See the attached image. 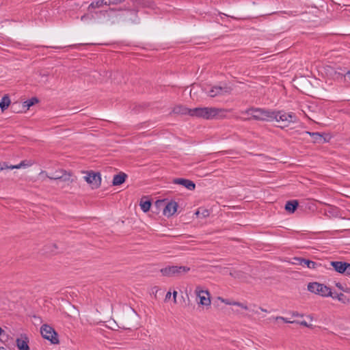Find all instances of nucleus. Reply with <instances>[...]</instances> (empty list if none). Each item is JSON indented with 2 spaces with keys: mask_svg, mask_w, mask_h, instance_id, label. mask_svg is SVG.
Segmentation results:
<instances>
[{
  "mask_svg": "<svg viewBox=\"0 0 350 350\" xmlns=\"http://www.w3.org/2000/svg\"><path fill=\"white\" fill-rule=\"evenodd\" d=\"M226 109L217 107H196L191 110V116L206 120L222 119L226 117Z\"/></svg>",
  "mask_w": 350,
  "mask_h": 350,
  "instance_id": "f257e3e1",
  "label": "nucleus"
},
{
  "mask_svg": "<svg viewBox=\"0 0 350 350\" xmlns=\"http://www.w3.org/2000/svg\"><path fill=\"white\" fill-rule=\"evenodd\" d=\"M241 113L251 115L250 118H245L244 120L253 119L258 121L271 122L273 121V118H274L273 109L265 108L250 107Z\"/></svg>",
  "mask_w": 350,
  "mask_h": 350,
  "instance_id": "f03ea898",
  "label": "nucleus"
},
{
  "mask_svg": "<svg viewBox=\"0 0 350 350\" xmlns=\"http://www.w3.org/2000/svg\"><path fill=\"white\" fill-rule=\"evenodd\" d=\"M133 3V9H129V7L125 6L124 8H121L119 10H129L130 14L132 16L128 21H131L133 23H137L139 22V18L138 17L137 13L139 12V8H147L150 9H154L156 5L154 2L152 0H130Z\"/></svg>",
  "mask_w": 350,
  "mask_h": 350,
  "instance_id": "7ed1b4c3",
  "label": "nucleus"
},
{
  "mask_svg": "<svg viewBox=\"0 0 350 350\" xmlns=\"http://www.w3.org/2000/svg\"><path fill=\"white\" fill-rule=\"evenodd\" d=\"M137 319V314L136 312L133 309L129 308L127 311L121 313L117 317V321L116 323L119 328L130 329L134 325Z\"/></svg>",
  "mask_w": 350,
  "mask_h": 350,
  "instance_id": "20e7f679",
  "label": "nucleus"
},
{
  "mask_svg": "<svg viewBox=\"0 0 350 350\" xmlns=\"http://www.w3.org/2000/svg\"><path fill=\"white\" fill-rule=\"evenodd\" d=\"M274 118L273 120L280 123L278 126L281 129L288 127L291 123H295L298 122V118L293 112H286L284 110H273Z\"/></svg>",
  "mask_w": 350,
  "mask_h": 350,
  "instance_id": "39448f33",
  "label": "nucleus"
},
{
  "mask_svg": "<svg viewBox=\"0 0 350 350\" xmlns=\"http://www.w3.org/2000/svg\"><path fill=\"white\" fill-rule=\"evenodd\" d=\"M190 267L187 266H167L162 268L160 271L163 276L180 277L190 271Z\"/></svg>",
  "mask_w": 350,
  "mask_h": 350,
  "instance_id": "423d86ee",
  "label": "nucleus"
},
{
  "mask_svg": "<svg viewBox=\"0 0 350 350\" xmlns=\"http://www.w3.org/2000/svg\"><path fill=\"white\" fill-rule=\"evenodd\" d=\"M157 206L163 207V213L165 216L169 217L172 216L178 208V204L174 200L167 201V200H157L156 202Z\"/></svg>",
  "mask_w": 350,
  "mask_h": 350,
  "instance_id": "0eeeda50",
  "label": "nucleus"
},
{
  "mask_svg": "<svg viewBox=\"0 0 350 350\" xmlns=\"http://www.w3.org/2000/svg\"><path fill=\"white\" fill-rule=\"evenodd\" d=\"M40 333L44 339L49 340L52 344H59L57 332L51 326L44 324L40 327Z\"/></svg>",
  "mask_w": 350,
  "mask_h": 350,
  "instance_id": "6e6552de",
  "label": "nucleus"
},
{
  "mask_svg": "<svg viewBox=\"0 0 350 350\" xmlns=\"http://www.w3.org/2000/svg\"><path fill=\"white\" fill-rule=\"evenodd\" d=\"M308 290L313 293L320 295L323 297L332 296L331 288L325 284L318 282H310L308 284Z\"/></svg>",
  "mask_w": 350,
  "mask_h": 350,
  "instance_id": "1a4fd4ad",
  "label": "nucleus"
},
{
  "mask_svg": "<svg viewBox=\"0 0 350 350\" xmlns=\"http://www.w3.org/2000/svg\"><path fill=\"white\" fill-rule=\"evenodd\" d=\"M46 174V176L51 180H59L63 182L72 183L74 180L72 178L70 173L65 170H56L51 175H49L45 171H41L40 175Z\"/></svg>",
  "mask_w": 350,
  "mask_h": 350,
  "instance_id": "9d476101",
  "label": "nucleus"
},
{
  "mask_svg": "<svg viewBox=\"0 0 350 350\" xmlns=\"http://www.w3.org/2000/svg\"><path fill=\"white\" fill-rule=\"evenodd\" d=\"M85 176L84 180L90 185L92 189H98L101 184V177L100 172H95L92 170L84 172Z\"/></svg>",
  "mask_w": 350,
  "mask_h": 350,
  "instance_id": "9b49d317",
  "label": "nucleus"
},
{
  "mask_svg": "<svg viewBox=\"0 0 350 350\" xmlns=\"http://www.w3.org/2000/svg\"><path fill=\"white\" fill-rule=\"evenodd\" d=\"M195 293L196 295L200 298V304L206 306H210V294L207 290L203 291L201 289L200 286H198L195 290Z\"/></svg>",
  "mask_w": 350,
  "mask_h": 350,
  "instance_id": "f8f14e48",
  "label": "nucleus"
},
{
  "mask_svg": "<svg viewBox=\"0 0 350 350\" xmlns=\"http://www.w3.org/2000/svg\"><path fill=\"white\" fill-rule=\"evenodd\" d=\"M231 88L228 86H213L211 88V90L208 92V95L211 97H215L217 96L224 95L226 94H230L231 92Z\"/></svg>",
  "mask_w": 350,
  "mask_h": 350,
  "instance_id": "ddd939ff",
  "label": "nucleus"
},
{
  "mask_svg": "<svg viewBox=\"0 0 350 350\" xmlns=\"http://www.w3.org/2000/svg\"><path fill=\"white\" fill-rule=\"evenodd\" d=\"M305 133L311 136L314 143L323 144L329 142L330 139V136L325 133L321 134L319 133H313L310 131H306Z\"/></svg>",
  "mask_w": 350,
  "mask_h": 350,
  "instance_id": "4468645a",
  "label": "nucleus"
},
{
  "mask_svg": "<svg viewBox=\"0 0 350 350\" xmlns=\"http://www.w3.org/2000/svg\"><path fill=\"white\" fill-rule=\"evenodd\" d=\"M330 265L336 272L346 275L348 267H350V263L342 261H331Z\"/></svg>",
  "mask_w": 350,
  "mask_h": 350,
  "instance_id": "2eb2a0df",
  "label": "nucleus"
},
{
  "mask_svg": "<svg viewBox=\"0 0 350 350\" xmlns=\"http://www.w3.org/2000/svg\"><path fill=\"white\" fill-rule=\"evenodd\" d=\"M174 184L180 185L189 191H193L196 189V184L189 179L185 178H174L172 180Z\"/></svg>",
  "mask_w": 350,
  "mask_h": 350,
  "instance_id": "dca6fc26",
  "label": "nucleus"
},
{
  "mask_svg": "<svg viewBox=\"0 0 350 350\" xmlns=\"http://www.w3.org/2000/svg\"><path fill=\"white\" fill-rule=\"evenodd\" d=\"M294 260H295V264H298L302 266H306L310 269H317L318 266L321 265L320 264H318L314 261L302 258H295Z\"/></svg>",
  "mask_w": 350,
  "mask_h": 350,
  "instance_id": "f3484780",
  "label": "nucleus"
},
{
  "mask_svg": "<svg viewBox=\"0 0 350 350\" xmlns=\"http://www.w3.org/2000/svg\"><path fill=\"white\" fill-rule=\"evenodd\" d=\"M29 338L25 335H21V338L16 340V344L19 350H30L29 347Z\"/></svg>",
  "mask_w": 350,
  "mask_h": 350,
  "instance_id": "a211bd4d",
  "label": "nucleus"
},
{
  "mask_svg": "<svg viewBox=\"0 0 350 350\" xmlns=\"http://www.w3.org/2000/svg\"><path fill=\"white\" fill-rule=\"evenodd\" d=\"M192 109L187 108L182 105L175 106L170 114L175 115H189L191 116Z\"/></svg>",
  "mask_w": 350,
  "mask_h": 350,
  "instance_id": "6ab92c4d",
  "label": "nucleus"
},
{
  "mask_svg": "<svg viewBox=\"0 0 350 350\" xmlns=\"http://www.w3.org/2000/svg\"><path fill=\"white\" fill-rule=\"evenodd\" d=\"M127 178V175L124 172H120L116 175H114L112 185L113 186L120 185L124 183Z\"/></svg>",
  "mask_w": 350,
  "mask_h": 350,
  "instance_id": "aec40b11",
  "label": "nucleus"
},
{
  "mask_svg": "<svg viewBox=\"0 0 350 350\" xmlns=\"http://www.w3.org/2000/svg\"><path fill=\"white\" fill-rule=\"evenodd\" d=\"M298 205L299 202L297 200L287 201L285 204V210L290 213H293L298 207Z\"/></svg>",
  "mask_w": 350,
  "mask_h": 350,
  "instance_id": "412c9836",
  "label": "nucleus"
},
{
  "mask_svg": "<svg viewBox=\"0 0 350 350\" xmlns=\"http://www.w3.org/2000/svg\"><path fill=\"white\" fill-rule=\"evenodd\" d=\"M195 215L198 218H206L210 216V211L204 207H200L195 212Z\"/></svg>",
  "mask_w": 350,
  "mask_h": 350,
  "instance_id": "4be33fe9",
  "label": "nucleus"
},
{
  "mask_svg": "<svg viewBox=\"0 0 350 350\" xmlns=\"http://www.w3.org/2000/svg\"><path fill=\"white\" fill-rule=\"evenodd\" d=\"M11 103V100L8 94L3 96L0 101V109L2 112L6 110Z\"/></svg>",
  "mask_w": 350,
  "mask_h": 350,
  "instance_id": "5701e85b",
  "label": "nucleus"
},
{
  "mask_svg": "<svg viewBox=\"0 0 350 350\" xmlns=\"http://www.w3.org/2000/svg\"><path fill=\"white\" fill-rule=\"evenodd\" d=\"M27 165V164L25 163V161H21L19 164L18 165H8L6 163H3L2 164L0 163V171L4 170V169H10V170H13V169H19L22 167H25Z\"/></svg>",
  "mask_w": 350,
  "mask_h": 350,
  "instance_id": "b1692460",
  "label": "nucleus"
},
{
  "mask_svg": "<svg viewBox=\"0 0 350 350\" xmlns=\"http://www.w3.org/2000/svg\"><path fill=\"white\" fill-rule=\"evenodd\" d=\"M230 275L234 278L239 279L243 281L247 279L246 274L240 270H233L230 272Z\"/></svg>",
  "mask_w": 350,
  "mask_h": 350,
  "instance_id": "393cba45",
  "label": "nucleus"
},
{
  "mask_svg": "<svg viewBox=\"0 0 350 350\" xmlns=\"http://www.w3.org/2000/svg\"><path fill=\"white\" fill-rule=\"evenodd\" d=\"M107 1L105 0H98L96 1H92L88 6V10L91 9L99 8L103 7V5H106Z\"/></svg>",
  "mask_w": 350,
  "mask_h": 350,
  "instance_id": "a878e982",
  "label": "nucleus"
},
{
  "mask_svg": "<svg viewBox=\"0 0 350 350\" xmlns=\"http://www.w3.org/2000/svg\"><path fill=\"white\" fill-rule=\"evenodd\" d=\"M38 102H39V100L36 97H33V98L25 101L23 104V106L24 108H25L27 110L31 106H33L36 103H38Z\"/></svg>",
  "mask_w": 350,
  "mask_h": 350,
  "instance_id": "bb28decb",
  "label": "nucleus"
},
{
  "mask_svg": "<svg viewBox=\"0 0 350 350\" xmlns=\"http://www.w3.org/2000/svg\"><path fill=\"white\" fill-rule=\"evenodd\" d=\"M333 299H337L342 303H347L349 301V299L345 296L343 293H332V296H331Z\"/></svg>",
  "mask_w": 350,
  "mask_h": 350,
  "instance_id": "cd10ccee",
  "label": "nucleus"
},
{
  "mask_svg": "<svg viewBox=\"0 0 350 350\" xmlns=\"http://www.w3.org/2000/svg\"><path fill=\"white\" fill-rule=\"evenodd\" d=\"M58 249V246L56 243H52L49 245L45 246L44 252H49L52 254H56L58 252L56 251Z\"/></svg>",
  "mask_w": 350,
  "mask_h": 350,
  "instance_id": "c85d7f7f",
  "label": "nucleus"
},
{
  "mask_svg": "<svg viewBox=\"0 0 350 350\" xmlns=\"http://www.w3.org/2000/svg\"><path fill=\"white\" fill-rule=\"evenodd\" d=\"M140 206L144 212H147L150 210L151 202L150 200L143 201V200H142L140 202Z\"/></svg>",
  "mask_w": 350,
  "mask_h": 350,
  "instance_id": "c756f323",
  "label": "nucleus"
},
{
  "mask_svg": "<svg viewBox=\"0 0 350 350\" xmlns=\"http://www.w3.org/2000/svg\"><path fill=\"white\" fill-rule=\"evenodd\" d=\"M107 1L106 5H116L124 2L125 0H105Z\"/></svg>",
  "mask_w": 350,
  "mask_h": 350,
  "instance_id": "7c9ffc66",
  "label": "nucleus"
},
{
  "mask_svg": "<svg viewBox=\"0 0 350 350\" xmlns=\"http://www.w3.org/2000/svg\"><path fill=\"white\" fill-rule=\"evenodd\" d=\"M295 323L299 324V325L306 327L312 328V325L308 324L306 321H297V322H295Z\"/></svg>",
  "mask_w": 350,
  "mask_h": 350,
  "instance_id": "2f4dec72",
  "label": "nucleus"
},
{
  "mask_svg": "<svg viewBox=\"0 0 350 350\" xmlns=\"http://www.w3.org/2000/svg\"><path fill=\"white\" fill-rule=\"evenodd\" d=\"M276 319H281L286 323H295V322H297V321H290L287 318L282 317H276Z\"/></svg>",
  "mask_w": 350,
  "mask_h": 350,
  "instance_id": "473e14b6",
  "label": "nucleus"
},
{
  "mask_svg": "<svg viewBox=\"0 0 350 350\" xmlns=\"http://www.w3.org/2000/svg\"><path fill=\"white\" fill-rule=\"evenodd\" d=\"M222 302L225 303L227 305H233L236 306V304L238 303V301H230L228 299H221Z\"/></svg>",
  "mask_w": 350,
  "mask_h": 350,
  "instance_id": "72a5a7b5",
  "label": "nucleus"
},
{
  "mask_svg": "<svg viewBox=\"0 0 350 350\" xmlns=\"http://www.w3.org/2000/svg\"><path fill=\"white\" fill-rule=\"evenodd\" d=\"M236 306H239V307H241V308H243L245 310H247L248 309V308H247V306L246 305H245V304H243V303H241V302L237 303Z\"/></svg>",
  "mask_w": 350,
  "mask_h": 350,
  "instance_id": "f704fd0d",
  "label": "nucleus"
},
{
  "mask_svg": "<svg viewBox=\"0 0 350 350\" xmlns=\"http://www.w3.org/2000/svg\"><path fill=\"white\" fill-rule=\"evenodd\" d=\"M5 335V331L0 327V340H3V336Z\"/></svg>",
  "mask_w": 350,
  "mask_h": 350,
  "instance_id": "c9c22d12",
  "label": "nucleus"
},
{
  "mask_svg": "<svg viewBox=\"0 0 350 350\" xmlns=\"http://www.w3.org/2000/svg\"><path fill=\"white\" fill-rule=\"evenodd\" d=\"M336 286L337 288H339L340 290H341V291H343V290H344V288H345L342 286V285L340 282H336Z\"/></svg>",
  "mask_w": 350,
  "mask_h": 350,
  "instance_id": "e433bc0d",
  "label": "nucleus"
},
{
  "mask_svg": "<svg viewBox=\"0 0 350 350\" xmlns=\"http://www.w3.org/2000/svg\"><path fill=\"white\" fill-rule=\"evenodd\" d=\"M172 294H173L174 301L176 303L178 293H177V291H174Z\"/></svg>",
  "mask_w": 350,
  "mask_h": 350,
  "instance_id": "4c0bfd02",
  "label": "nucleus"
},
{
  "mask_svg": "<svg viewBox=\"0 0 350 350\" xmlns=\"http://www.w3.org/2000/svg\"><path fill=\"white\" fill-rule=\"evenodd\" d=\"M292 315H293V317H303V314H299V312H292Z\"/></svg>",
  "mask_w": 350,
  "mask_h": 350,
  "instance_id": "58836bf2",
  "label": "nucleus"
},
{
  "mask_svg": "<svg viewBox=\"0 0 350 350\" xmlns=\"http://www.w3.org/2000/svg\"><path fill=\"white\" fill-rule=\"evenodd\" d=\"M171 292H167L166 295H165V299H170L171 297Z\"/></svg>",
  "mask_w": 350,
  "mask_h": 350,
  "instance_id": "ea45409f",
  "label": "nucleus"
},
{
  "mask_svg": "<svg viewBox=\"0 0 350 350\" xmlns=\"http://www.w3.org/2000/svg\"><path fill=\"white\" fill-rule=\"evenodd\" d=\"M342 291L346 292V293H350V288H344V290Z\"/></svg>",
  "mask_w": 350,
  "mask_h": 350,
  "instance_id": "a19ab883",
  "label": "nucleus"
},
{
  "mask_svg": "<svg viewBox=\"0 0 350 350\" xmlns=\"http://www.w3.org/2000/svg\"><path fill=\"white\" fill-rule=\"evenodd\" d=\"M260 310H261V311H262V312H267V310L263 309L262 308H260Z\"/></svg>",
  "mask_w": 350,
  "mask_h": 350,
  "instance_id": "79ce46f5",
  "label": "nucleus"
},
{
  "mask_svg": "<svg viewBox=\"0 0 350 350\" xmlns=\"http://www.w3.org/2000/svg\"><path fill=\"white\" fill-rule=\"evenodd\" d=\"M39 175H40V176H42V177L43 176V177H46V178H47V177L46 176V174L40 175V174Z\"/></svg>",
  "mask_w": 350,
  "mask_h": 350,
  "instance_id": "37998d69",
  "label": "nucleus"
},
{
  "mask_svg": "<svg viewBox=\"0 0 350 350\" xmlns=\"http://www.w3.org/2000/svg\"><path fill=\"white\" fill-rule=\"evenodd\" d=\"M109 10H110V11H115L116 10H115V9H113V8H110V9H109Z\"/></svg>",
  "mask_w": 350,
  "mask_h": 350,
  "instance_id": "c03bdc74",
  "label": "nucleus"
},
{
  "mask_svg": "<svg viewBox=\"0 0 350 350\" xmlns=\"http://www.w3.org/2000/svg\"><path fill=\"white\" fill-rule=\"evenodd\" d=\"M0 350H6L4 347H1Z\"/></svg>",
  "mask_w": 350,
  "mask_h": 350,
  "instance_id": "a18cd8bd",
  "label": "nucleus"
}]
</instances>
